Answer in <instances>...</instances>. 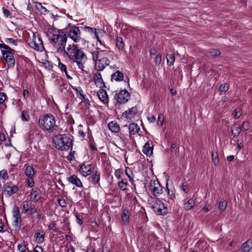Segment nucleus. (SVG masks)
Returning a JSON list of instances; mask_svg holds the SVG:
<instances>
[{
  "label": "nucleus",
  "instance_id": "58",
  "mask_svg": "<svg viewBox=\"0 0 252 252\" xmlns=\"http://www.w3.org/2000/svg\"><path fill=\"white\" fill-rule=\"evenodd\" d=\"M74 153H75V151H71L70 154L66 157L67 159L69 161L74 160L75 159V158L74 156Z\"/></svg>",
  "mask_w": 252,
  "mask_h": 252
},
{
  "label": "nucleus",
  "instance_id": "34",
  "mask_svg": "<svg viewBox=\"0 0 252 252\" xmlns=\"http://www.w3.org/2000/svg\"><path fill=\"white\" fill-rule=\"evenodd\" d=\"M34 170L32 166H28L25 170V175L28 177V178L32 177L34 175Z\"/></svg>",
  "mask_w": 252,
  "mask_h": 252
},
{
  "label": "nucleus",
  "instance_id": "11",
  "mask_svg": "<svg viewBox=\"0 0 252 252\" xmlns=\"http://www.w3.org/2000/svg\"><path fill=\"white\" fill-rule=\"evenodd\" d=\"M109 63L110 60L109 59L103 56L95 63V67L98 71H102L106 66L109 64Z\"/></svg>",
  "mask_w": 252,
  "mask_h": 252
},
{
  "label": "nucleus",
  "instance_id": "7",
  "mask_svg": "<svg viewBox=\"0 0 252 252\" xmlns=\"http://www.w3.org/2000/svg\"><path fill=\"white\" fill-rule=\"evenodd\" d=\"M29 45L32 48L38 51L41 52L44 49V46L42 40L38 35L36 37L35 33H33V39L29 43Z\"/></svg>",
  "mask_w": 252,
  "mask_h": 252
},
{
  "label": "nucleus",
  "instance_id": "32",
  "mask_svg": "<svg viewBox=\"0 0 252 252\" xmlns=\"http://www.w3.org/2000/svg\"><path fill=\"white\" fill-rule=\"evenodd\" d=\"M128 184L126 179H122L118 183V187L120 189L123 191H125L127 189Z\"/></svg>",
  "mask_w": 252,
  "mask_h": 252
},
{
  "label": "nucleus",
  "instance_id": "2",
  "mask_svg": "<svg viewBox=\"0 0 252 252\" xmlns=\"http://www.w3.org/2000/svg\"><path fill=\"white\" fill-rule=\"evenodd\" d=\"M63 55H66L73 62L76 63L79 68L83 70L87 57L82 48L77 44H68Z\"/></svg>",
  "mask_w": 252,
  "mask_h": 252
},
{
  "label": "nucleus",
  "instance_id": "48",
  "mask_svg": "<svg viewBox=\"0 0 252 252\" xmlns=\"http://www.w3.org/2000/svg\"><path fill=\"white\" fill-rule=\"evenodd\" d=\"M5 42L7 43L12 44L14 46L17 45V41L12 38H7L5 39Z\"/></svg>",
  "mask_w": 252,
  "mask_h": 252
},
{
  "label": "nucleus",
  "instance_id": "10",
  "mask_svg": "<svg viewBox=\"0 0 252 252\" xmlns=\"http://www.w3.org/2000/svg\"><path fill=\"white\" fill-rule=\"evenodd\" d=\"M19 190L18 187L14 185L11 182H8L4 187V193L8 196H10L16 193Z\"/></svg>",
  "mask_w": 252,
  "mask_h": 252
},
{
  "label": "nucleus",
  "instance_id": "29",
  "mask_svg": "<svg viewBox=\"0 0 252 252\" xmlns=\"http://www.w3.org/2000/svg\"><path fill=\"white\" fill-rule=\"evenodd\" d=\"M241 126H238L237 125H234L231 128L232 134L234 137H238L241 131Z\"/></svg>",
  "mask_w": 252,
  "mask_h": 252
},
{
  "label": "nucleus",
  "instance_id": "12",
  "mask_svg": "<svg viewBox=\"0 0 252 252\" xmlns=\"http://www.w3.org/2000/svg\"><path fill=\"white\" fill-rule=\"evenodd\" d=\"M41 191L38 188H32L30 193V199L33 202H37L41 198Z\"/></svg>",
  "mask_w": 252,
  "mask_h": 252
},
{
  "label": "nucleus",
  "instance_id": "43",
  "mask_svg": "<svg viewBox=\"0 0 252 252\" xmlns=\"http://www.w3.org/2000/svg\"><path fill=\"white\" fill-rule=\"evenodd\" d=\"M84 29V31L90 33L91 35H93L94 36L95 31V28H91L90 27H85L82 28Z\"/></svg>",
  "mask_w": 252,
  "mask_h": 252
},
{
  "label": "nucleus",
  "instance_id": "62",
  "mask_svg": "<svg viewBox=\"0 0 252 252\" xmlns=\"http://www.w3.org/2000/svg\"><path fill=\"white\" fill-rule=\"evenodd\" d=\"M33 252H43L41 247L36 246L33 249Z\"/></svg>",
  "mask_w": 252,
  "mask_h": 252
},
{
  "label": "nucleus",
  "instance_id": "3",
  "mask_svg": "<svg viewBox=\"0 0 252 252\" xmlns=\"http://www.w3.org/2000/svg\"><path fill=\"white\" fill-rule=\"evenodd\" d=\"M72 137L66 134H59L53 138L55 147L61 151L72 150Z\"/></svg>",
  "mask_w": 252,
  "mask_h": 252
},
{
  "label": "nucleus",
  "instance_id": "50",
  "mask_svg": "<svg viewBox=\"0 0 252 252\" xmlns=\"http://www.w3.org/2000/svg\"><path fill=\"white\" fill-rule=\"evenodd\" d=\"M210 54L212 56L218 57L220 55V52L218 50L213 49L210 50Z\"/></svg>",
  "mask_w": 252,
  "mask_h": 252
},
{
  "label": "nucleus",
  "instance_id": "41",
  "mask_svg": "<svg viewBox=\"0 0 252 252\" xmlns=\"http://www.w3.org/2000/svg\"><path fill=\"white\" fill-rule=\"evenodd\" d=\"M17 248L19 252H26V245L25 244V242L23 241L20 244H19L17 246Z\"/></svg>",
  "mask_w": 252,
  "mask_h": 252
},
{
  "label": "nucleus",
  "instance_id": "18",
  "mask_svg": "<svg viewBox=\"0 0 252 252\" xmlns=\"http://www.w3.org/2000/svg\"><path fill=\"white\" fill-rule=\"evenodd\" d=\"M93 79L95 84L97 87L100 88H102L104 87V83L103 81L101 75L100 73L94 74Z\"/></svg>",
  "mask_w": 252,
  "mask_h": 252
},
{
  "label": "nucleus",
  "instance_id": "54",
  "mask_svg": "<svg viewBox=\"0 0 252 252\" xmlns=\"http://www.w3.org/2000/svg\"><path fill=\"white\" fill-rule=\"evenodd\" d=\"M234 117L236 119H238L242 115L241 110L240 108H237L234 111Z\"/></svg>",
  "mask_w": 252,
  "mask_h": 252
},
{
  "label": "nucleus",
  "instance_id": "36",
  "mask_svg": "<svg viewBox=\"0 0 252 252\" xmlns=\"http://www.w3.org/2000/svg\"><path fill=\"white\" fill-rule=\"evenodd\" d=\"M80 98L82 99L81 103H84L85 105L86 108H89L90 106V102L89 99L86 97V95L84 94H81Z\"/></svg>",
  "mask_w": 252,
  "mask_h": 252
},
{
  "label": "nucleus",
  "instance_id": "4",
  "mask_svg": "<svg viewBox=\"0 0 252 252\" xmlns=\"http://www.w3.org/2000/svg\"><path fill=\"white\" fill-rule=\"evenodd\" d=\"M55 117L51 114H44L40 116L38 124L43 130L52 132L57 127Z\"/></svg>",
  "mask_w": 252,
  "mask_h": 252
},
{
  "label": "nucleus",
  "instance_id": "56",
  "mask_svg": "<svg viewBox=\"0 0 252 252\" xmlns=\"http://www.w3.org/2000/svg\"><path fill=\"white\" fill-rule=\"evenodd\" d=\"M6 98V95L3 93H0V104H3Z\"/></svg>",
  "mask_w": 252,
  "mask_h": 252
},
{
  "label": "nucleus",
  "instance_id": "64",
  "mask_svg": "<svg viewBox=\"0 0 252 252\" xmlns=\"http://www.w3.org/2000/svg\"><path fill=\"white\" fill-rule=\"evenodd\" d=\"M102 252H110V250L107 246L104 245L102 247Z\"/></svg>",
  "mask_w": 252,
  "mask_h": 252
},
{
  "label": "nucleus",
  "instance_id": "47",
  "mask_svg": "<svg viewBox=\"0 0 252 252\" xmlns=\"http://www.w3.org/2000/svg\"><path fill=\"white\" fill-rule=\"evenodd\" d=\"M249 127H250V124H249V122L245 121L243 123L242 126L241 127V129L242 131H246L249 129Z\"/></svg>",
  "mask_w": 252,
  "mask_h": 252
},
{
  "label": "nucleus",
  "instance_id": "1",
  "mask_svg": "<svg viewBox=\"0 0 252 252\" xmlns=\"http://www.w3.org/2000/svg\"><path fill=\"white\" fill-rule=\"evenodd\" d=\"M47 35L50 43L57 52L63 55L66 51L65 46L67 42L66 34L62 31L50 28L47 30Z\"/></svg>",
  "mask_w": 252,
  "mask_h": 252
},
{
  "label": "nucleus",
  "instance_id": "19",
  "mask_svg": "<svg viewBox=\"0 0 252 252\" xmlns=\"http://www.w3.org/2000/svg\"><path fill=\"white\" fill-rule=\"evenodd\" d=\"M138 109L136 106L132 107L131 108H129L127 110L124 112L123 115L126 118H131L133 117L137 113Z\"/></svg>",
  "mask_w": 252,
  "mask_h": 252
},
{
  "label": "nucleus",
  "instance_id": "59",
  "mask_svg": "<svg viewBox=\"0 0 252 252\" xmlns=\"http://www.w3.org/2000/svg\"><path fill=\"white\" fill-rule=\"evenodd\" d=\"M28 185L30 187L32 188L34 186V182L32 177L28 178L27 180Z\"/></svg>",
  "mask_w": 252,
  "mask_h": 252
},
{
  "label": "nucleus",
  "instance_id": "25",
  "mask_svg": "<svg viewBox=\"0 0 252 252\" xmlns=\"http://www.w3.org/2000/svg\"><path fill=\"white\" fill-rule=\"evenodd\" d=\"M92 178V182L94 185L99 184L100 179V173L98 171H95L93 172Z\"/></svg>",
  "mask_w": 252,
  "mask_h": 252
},
{
  "label": "nucleus",
  "instance_id": "45",
  "mask_svg": "<svg viewBox=\"0 0 252 252\" xmlns=\"http://www.w3.org/2000/svg\"><path fill=\"white\" fill-rule=\"evenodd\" d=\"M13 104L17 106L19 111H22L23 103L21 102L20 99L15 100L13 102Z\"/></svg>",
  "mask_w": 252,
  "mask_h": 252
},
{
  "label": "nucleus",
  "instance_id": "57",
  "mask_svg": "<svg viewBox=\"0 0 252 252\" xmlns=\"http://www.w3.org/2000/svg\"><path fill=\"white\" fill-rule=\"evenodd\" d=\"M114 174L116 178H120L123 174V171L121 169H117L115 170Z\"/></svg>",
  "mask_w": 252,
  "mask_h": 252
},
{
  "label": "nucleus",
  "instance_id": "16",
  "mask_svg": "<svg viewBox=\"0 0 252 252\" xmlns=\"http://www.w3.org/2000/svg\"><path fill=\"white\" fill-rule=\"evenodd\" d=\"M151 187L152 188V190L155 196H158L162 193L163 188L158 182L156 183L154 181L153 184L151 183Z\"/></svg>",
  "mask_w": 252,
  "mask_h": 252
},
{
  "label": "nucleus",
  "instance_id": "39",
  "mask_svg": "<svg viewBox=\"0 0 252 252\" xmlns=\"http://www.w3.org/2000/svg\"><path fill=\"white\" fill-rule=\"evenodd\" d=\"M227 207V203L224 200L219 202V208L220 211H224Z\"/></svg>",
  "mask_w": 252,
  "mask_h": 252
},
{
  "label": "nucleus",
  "instance_id": "6",
  "mask_svg": "<svg viewBox=\"0 0 252 252\" xmlns=\"http://www.w3.org/2000/svg\"><path fill=\"white\" fill-rule=\"evenodd\" d=\"M64 34L66 37L70 38L75 43H78L82 39L81 32L79 28L75 26H69L66 30Z\"/></svg>",
  "mask_w": 252,
  "mask_h": 252
},
{
  "label": "nucleus",
  "instance_id": "22",
  "mask_svg": "<svg viewBox=\"0 0 252 252\" xmlns=\"http://www.w3.org/2000/svg\"><path fill=\"white\" fill-rule=\"evenodd\" d=\"M155 212L158 215L165 214L167 212V208L164 206V204L160 203L158 207H153Z\"/></svg>",
  "mask_w": 252,
  "mask_h": 252
},
{
  "label": "nucleus",
  "instance_id": "20",
  "mask_svg": "<svg viewBox=\"0 0 252 252\" xmlns=\"http://www.w3.org/2000/svg\"><path fill=\"white\" fill-rule=\"evenodd\" d=\"M104 53L105 51L103 50H95L92 52V59L95 63L98 61L99 59L104 56Z\"/></svg>",
  "mask_w": 252,
  "mask_h": 252
},
{
  "label": "nucleus",
  "instance_id": "63",
  "mask_svg": "<svg viewBox=\"0 0 252 252\" xmlns=\"http://www.w3.org/2000/svg\"><path fill=\"white\" fill-rule=\"evenodd\" d=\"M73 89L75 90L77 93L80 94V96H81V94H83V91L80 87H75Z\"/></svg>",
  "mask_w": 252,
  "mask_h": 252
},
{
  "label": "nucleus",
  "instance_id": "14",
  "mask_svg": "<svg viewBox=\"0 0 252 252\" xmlns=\"http://www.w3.org/2000/svg\"><path fill=\"white\" fill-rule=\"evenodd\" d=\"M153 152V142L149 140L144 146L143 149V152L147 156H151Z\"/></svg>",
  "mask_w": 252,
  "mask_h": 252
},
{
  "label": "nucleus",
  "instance_id": "60",
  "mask_svg": "<svg viewBox=\"0 0 252 252\" xmlns=\"http://www.w3.org/2000/svg\"><path fill=\"white\" fill-rule=\"evenodd\" d=\"M2 12H3L4 15L6 17H8L10 16V12L8 9L5 8L4 7H3L2 8Z\"/></svg>",
  "mask_w": 252,
  "mask_h": 252
},
{
  "label": "nucleus",
  "instance_id": "17",
  "mask_svg": "<svg viewBox=\"0 0 252 252\" xmlns=\"http://www.w3.org/2000/svg\"><path fill=\"white\" fill-rule=\"evenodd\" d=\"M68 182L75 185L77 187H83V184L79 178L75 175H73L67 178Z\"/></svg>",
  "mask_w": 252,
  "mask_h": 252
},
{
  "label": "nucleus",
  "instance_id": "27",
  "mask_svg": "<svg viewBox=\"0 0 252 252\" xmlns=\"http://www.w3.org/2000/svg\"><path fill=\"white\" fill-rule=\"evenodd\" d=\"M45 234V232L43 231L41 232H37L35 233L34 237L36 242L39 244L43 243L44 241Z\"/></svg>",
  "mask_w": 252,
  "mask_h": 252
},
{
  "label": "nucleus",
  "instance_id": "49",
  "mask_svg": "<svg viewBox=\"0 0 252 252\" xmlns=\"http://www.w3.org/2000/svg\"><path fill=\"white\" fill-rule=\"evenodd\" d=\"M0 177L4 179H7L8 178V175L7 174V170L3 169L0 171Z\"/></svg>",
  "mask_w": 252,
  "mask_h": 252
},
{
  "label": "nucleus",
  "instance_id": "37",
  "mask_svg": "<svg viewBox=\"0 0 252 252\" xmlns=\"http://www.w3.org/2000/svg\"><path fill=\"white\" fill-rule=\"evenodd\" d=\"M229 85L226 83L221 84L220 86L219 91L220 92V94L225 93L229 89Z\"/></svg>",
  "mask_w": 252,
  "mask_h": 252
},
{
  "label": "nucleus",
  "instance_id": "46",
  "mask_svg": "<svg viewBox=\"0 0 252 252\" xmlns=\"http://www.w3.org/2000/svg\"><path fill=\"white\" fill-rule=\"evenodd\" d=\"M167 192L168 196L170 199L173 200L175 197V193L173 191H170L169 189L167 187V184H166V188L165 189Z\"/></svg>",
  "mask_w": 252,
  "mask_h": 252
},
{
  "label": "nucleus",
  "instance_id": "31",
  "mask_svg": "<svg viewBox=\"0 0 252 252\" xmlns=\"http://www.w3.org/2000/svg\"><path fill=\"white\" fill-rule=\"evenodd\" d=\"M242 247L244 252H248L252 249V241L248 240L243 244Z\"/></svg>",
  "mask_w": 252,
  "mask_h": 252
},
{
  "label": "nucleus",
  "instance_id": "35",
  "mask_svg": "<svg viewBox=\"0 0 252 252\" xmlns=\"http://www.w3.org/2000/svg\"><path fill=\"white\" fill-rule=\"evenodd\" d=\"M167 64L171 66L175 62V56L173 54H167L166 56Z\"/></svg>",
  "mask_w": 252,
  "mask_h": 252
},
{
  "label": "nucleus",
  "instance_id": "53",
  "mask_svg": "<svg viewBox=\"0 0 252 252\" xmlns=\"http://www.w3.org/2000/svg\"><path fill=\"white\" fill-rule=\"evenodd\" d=\"M29 209V206L28 204V202L27 201H24L23 202V210L22 211V212L23 213H26Z\"/></svg>",
  "mask_w": 252,
  "mask_h": 252
},
{
  "label": "nucleus",
  "instance_id": "40",
  "mask_svg": "<svg viewBox=\"0 0 252 252\" xmlns=\"http://www.w3.org/2000/svg\"><path fill=\"white\" fill-rule=\"evenodd\" d=\"M75 216L77 219V222L80 225H81L83 222V214L75 213Z\"/></svg>",
  "mask_w": 252,
  "mask_h": 252
},
{
  "label": "nucleus",
  "instance_id": "26",
  "mask_svg": "<svg viewBox=\"0 0 252 252\" xmlns=\"http://www.w3.org/2000/svg\"><path fill=\"white\" fill-rule=\"evenodd\" d=\"M123 73L120 71H117L111 75V79L116 81H121L124 79Z\"/></svg>",
  "mask_w": 252,
  "mask_h": 252
},
{
  "label": "nucleus",
  "instance_id": "51",
  "mask_svg": "<svg viewBox=\"0 0 252 252\" xmlns=\"http://www.w3.org/2000/svg\"><path fill=\"white\" fill-rule=\"evenodd\" d=\"M162 61L161 55L159 54H158L155 58V64L158 66L160 64Z\"/></svg>",
  "mask_w": 252,
  "mask_h": 252
},
{
  "label": "nucleus",
  "instance_id": "21",
  "mask_svg": "<svg viewBox=\"0 0 252 252\" xmlns=\"http://www.w3.org/2000/svg\"><path fill=\"white\" fill-rule=\"evenodd\" d=\"M97 96L99 100L103 103L108 102V97L106 92L104 90H100L97 93Z\"/></svg>",
  "mask_w": 252,
  "mask_h": 252
},
{
  "label": "nucleus",
  "instance_id": "42",
  "mask_svg": "<svg viewBox=\"0 0 252 252\" xmlns=\"http://www.w3.org/2000/svg\"><path fill=\"white\" fill-rule=\"evenodd\" d=\"M105 32L102 29H95L94 37H98L99 36H103L104 35Z\"/></svg>",
  "mask_w": 252,
  "mask_h": 252
},
{
  "label": "nucleus",
  "instance_id": "13",
  "mask_svg": "<svg viewBox=\"0 0 252 252\" xmlns=\"http://www.w3.org/2000/svg\"><path fill=\"white\" fill-rule=\"evenodd\" d=\"M80 172L84 177L91 175L93 173L92 165L83 164L80 167Z\"/></svg>",
  "mask_w": 252,
  "mask_h": 252
},
{
  "label": "nucleus",
  "instance_id": "28",
  "mask_svg": "<svg viewBox=\"0 0 252 252\" xmlns=\"http://www.w3.org/2000/svg\"><path fill=\"white\" fill-rule=\"evenodd\" d=\"M195 205L194 200L193 198L189 199L184 204V208L187 211L191 210Z\"/></svg>",
  "mask_w": 252,
  "mask_h": 252
},
{
  "label": "nucleus",
  "instance_id": "24",
  "mask_svg": "<svg viewBox=\"0 0 252 252\" xmlns=\"http://www.w3.org/2000/svg\"><path fill=\"white\" fill-rule=\"evenodd\" d=\"M128 210L125 208L122 213L121 218L124 225H126L128 224L129 216L128 215Z\"/></svg>",
  "mask_w": 252,
  "mask_h": 252
},
{
  "label": "nucleus",
  "instance_id": "9",
  "mask_svg": "<svg viewBox=\"0 0 252 252\" xmlns=\"http://www.w3.org/2000/svg\"><path fill=\"white\" fill-rule=\"evenodd\" d=\"M13 217L14 218V226L16 228H19L21 226L22 220L18 207L14 206L13 209Z\"/></svg>",
  "mask_w": 252,
  "mask_h": 252
},
{
  "label": "nucleus",
  "instance_id": "33",
  "mask_svg": "<svg viewBox=\"0 0 252 252\" xmlns=\"http://www.w3.org/2000/svg\"><path fill=\"white\" fill-rule=\"evenodd\" d=\"M116 46L119 50H123L125 47V44L122 37H118L116 38Z\"/></svg>",
  "mask_w": 252,
  "mask_h": 252
},
{
  "label": "nucleus",
  "instance_id": "30",
  "mask_svg": "<svg viewBox=\"0 0 252 252\" xmlns=\"http://www.w3.org/2000/svg\"><path fill=\"white\" fill-rule=\"evenodd\" d=\"M125 173L127 177L129 179V180L130 181L132 185H134V187L135 188V185L134 184L133 172L131 169L128 167H126L125 169Z\"/></svg>",
  "mask_w": 252,
  "mask_h": 252
},
{
  "label": "nucleus",
  "instance_id": "15",
  "mask_svg": "<svg viewBox=\"0 0 252 252\" xmlns=\"http://www.w3.org/2000/svg\"><path fill=\"white\" fill-rule=\"evenodd\" d=\"M122 129H128L130 134L134 135L138 132L139 127L137 124L131 123L128 126V127L126 125H125L122 127Z\"/></svg>",
  "mask_w": 252,
  "mask_h": 252
},
{
  "label": "nucleus",
  "instance_id": "38",
  "mask_svg": "<svg viewBox=\"0 0 252 252\" xmlns=\"http://www.w3.org/2000/svg\"><path fill=\"white\" fill-rule=\"evenodd\" d=\"M212 158L213 163L215 165L217 166L219 162L217 152L215 151L212 152Z\"/></svg>",
  "mask_w": 252,
  "mask_h": 252
},
{
  "label": "nucleus",
  "instance_id": "55",
  "mask_svg": "<svg viewBox=\"0 0 252 252\" xmlns=\"http://www.w3.org/2000/svg\"><path fill=\"white\" fill-rule=\"evenodd\" d=\"M58 67L62 72H66L67 70L66 65L61 62L59 63Z\"/></svg>",
  "mask_w": 252,
  "mask_h": 252
},
{
  "label": "nucleus",
  "instance_id": "23",
  "mask_svg": "<svg viewBox=\"0 0 252 252\" xmlns=\"http://www.w3.org/2000/svg\"><path fill=\"white\" fill-rule=\"evenodd\" d=\"M108 128L112 132L117 133L120 131V127L117 122L112 121L108 125Z\"/></svg>",
  "mask_w": 252,
  "mask_h": 252
},
{
  "label": "nucleus",
  "instance_id": "8",
  "mask_svg": "<svg viewBox=\"0 0 252 252\" xmlns=\"http://www.w3.org/2000/svg\"><path fill=\"white\" fill-rule=\"evenodd\" d=\"M115 97L118 103H124L129 99L130 94L126 90H124L116 94Z\"/></svg>",
  "mask_w": 252,
  "mask_h": 252
},
{
  "label": "nucleus",
  "instance_id": "5",
  "mask_svg": "<svg viewBox=\"0 0 252 252\" xmlns=\"http://www.w3.org/2000/svg\"><path fill=\"white\" fill-rule=\"evenodd\" d=\"M2 57L7 64L8 67H13L15 65V59L13 54L14 51L4 43L0 44Z\"/></svg>",
  "mask_w": 252,
  "mask_h": 252
},
{
  "label": "nucleus",
  "instance_id": "61",
  "mask_svg": "<svg viewBox=\"0 0 252 252\" xmlns=\"http://www.w3.org/2000/svg\"><path fill=\"white\" fill-rule=\"evenodd\" d=\"M48 229L56 231L57 230L56 224L55 223H52L49 225Z\"/></svg>",
  "mask_w": 252,
  "mask_h": 252
},
{
  "label": "nucleus",
  "instance_id": "44",
  "mask_svg": "<svg viewBox=\"0 0 252 252\" xmlns=\"http://www.w3.org/2000/svg\"><path fill=\"white\" fill-rule=\"evenodd\" d=\"M21 118L22 121H28L30 118L28 112L26 111H22Z\"/></svg>",
  "mask_w": 252,
  "mask_h": 252
},
{
  "label": "nucleus",
  "instance_id": "52",
  "mask_svg": "<svg viewBox=\"0 0 252 252\" xmlns=\"http://www.w3.org/2000/svg\"><path fill=\"white\" fill-rule=\"evenodd\" d=\"M58 203L59 205L62 208H65L66 207V203L64 199L59 198L58 199Z\"/></svg>",
  "mask_w": 252,
  "mask_h": 252
}]
</instances>
